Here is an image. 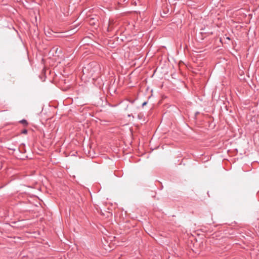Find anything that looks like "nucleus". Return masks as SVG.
Here are the masks:
<instances>
[{
    "label": "nucleus",
    "instance_id": "nucleus-1",
    "mask_svg": "<svg viewBox=\"0 0 259 259\" xmlns=\"http://www.w3.org/2000/svg\"><path fill=\"white\" fill-rule=\"evenodd\" d=\"M113 20H109L108 21V26L107 29L108 31H110L112 30L113 27L112 26V25H113Z\"/></svg>",
    "mask_w": 259,
    "mask_h": 259
},
{
    "label": "nucleus",
    "instance_id": "nucleus-2",
    "mask_svg": "<svg viewBox=\"0 0 259 259\" xmlns=\"http://www.w3.org/2000/svg\"><path fill=\"white\" fill-rule=\"evenodd\" d=\"M20 122L22 123L24 126H27L28 125V122L25 119L20 120Z\"/></svg>",
    "mask_w": 259,
    "mask_h": 259
},
{
    "label": "nucleus",
    "instance_id": "nucleus-3",
    "mask_svg": "<svg viewBox=\"0 0 259 259\" xmlns=\"http://www.w3.org/2000/svg\"><path fill=\"white\" fill-rule=\"evenodd\" d=\"M21 133L23 134H26L27 133V130L26 129H24L21 131Z\"/></svg>",
    "mask_w": 259,
    "mask_h": 259
},
{
    "label": "nucleus",
    "instance_id": "nucleus-4",
    "mask_svg": "<svg viewBox=\"0 0 259 259\" xmlns=\"http://www.w3.org/2000/svg\"><path fill=\"white\" fill-rule=\"evenodd\" d=\"M138 117L139 119H141L142 117V114H139L138 115Z\"/></svg>",
    "mask_w": 259,
    "mask_h": 259
},
{
    "label": "nucleus",
    "instance_id": "nucleus-5",
    "mask_svg": "<svg viewBox=\"0 0 259 259\" xmlns=\"http://www.w3.org/2000/svg\"><path fill=\"white\" fill-rule=\"evenodd\" d=\"M146 104H147V102H144V103L142 104V106H144L146 105Z\"/></svg>",
    "mask_w": 259,
    "mask_h": 259
}]
</instances>
